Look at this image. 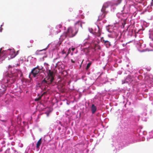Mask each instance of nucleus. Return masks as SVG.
Instances as JSON below:
<instances>
[{"instance_id": "1", "label": "nucleus", "mask_w": 153, "mask_h": 153, "mask_svg": "<svg viewBox=\"0 0 153 153\" xmlns=\"http://www.w3.org/2000/svg\"><path fill=\"white\" fill-rule=\"evenodd\" d=\"M78 32V30L71 27H69L68 28L67 31L64 33L61 36V39H62L63 40L67 37H73L77 34Z\"/></svg>"}, {"instance_id": "2", "label": "nucleus", "mask_w": 153, "mask_h": 153, "mask_svg": "<svg viewBox=\"0 0 153 153\" xmlns=\"http://www.w3.org/2000/svg\"><path fill=\"white\" fill-rule=\"evenodd\" d=\"M48 76L45 79H44L42 82V84L43 85H46L51 84L54 80V72L49 70L48 72Z\"/></svg>"}, {"instance_id": "3", "label": "nucleus", "mask_w": 153, "mask_h": 153, "mask_svg": "<svg viewBox=\"0 0 153 153\" xmlns=\"http://www.w3.org/2000/svg\"><path fill=\"white\" fill-rule=\"evenodd\" d=\"M16 78V75H10L7 79V82L8 84H12L15 82Z\"/></svg>"}, {"instance_id": "4", "label": "nucleus", "mask_w": 153, "mask_h": 153, "mask_svg": "<svg viewBox=\"0 0 153 153\" xmlns=\"http://www.w3.org/2000/svg\"><path fill=\"white\" fill-rule=\"evenodd\" d=\"M39 68V66L33 68L31 71L30 74L32 75L34 77H36L38 75L39 72V70L37 69Z\"/></svg>"}, {"instance_id": "5", "label": "nucleus", "mask_w": 153, "mask_h": 153, "mask_svg": "<svg viewBox=\"0 0 153 153\" xmlns=\"http://www.w3.org/2000/svg\"><path fill=\"white\" fill-rule=\"evenodd\" d=\"M92 33L95 34L97 37H100L101 35V32L100 30L99 27L98 26H97L95 27Z\"/></svg>"}, {"instance_id": "6", "label": "nucleus", "mask_w": 153, "mask_h": 153, "mask_svg": "<svg viewBox=\"0 0 153 153\" xmlns=\"http://www.w3.org/2000/svg\"><path fill=\"white\" fill-rule=\"evenodd\" d=\"M101 41L107 48L109 47L111 45L110 42L108 40L104 39L103 37L101 38Z\"/></svg>"}, {"instance_id": "7", "label": "nucleus", "mask_w": 153, "mask_h": 153, "mask_svg": "<svg viewBox=\"0 0 153 153\" xmlns=\"http://www.w3.org/2000/svg\"><path fill=\"white\" fill-rule=\"evenodd\" d=\"M1 48L0 49V63H1L4 58L5 53L3 52H1Z\"/></svg>"}, {"instance_id": "8", "label": "nucleus", "mask_w": 153, "mask_h": 153, "mask_svg": "<svg viewBox=\"0 0 153 153\" xmlns=\"http://www.w3.org/2000/svg\"><path fill=\"white\" fill-rule=\"evenodd\" d=\"M10 55L11 58H13L15 57L17 55V53H16L15 51L13 50H12L10 51Z\"/></svg>"}, {"instance_id": "9", "label": "nucleus", "mask_w": 153, "mask_h": 153, "mask_svg": "<svg viewBox=\"0 0 153 153\" xmlns=\"http://www.w3.org/2000/svg\"><path fill=\"white\" fill-rule=\"evenodd\" d=\"M91 109L93 114H94L95 113L97 109L96 107L94 104H92L91 107Z\"/></svg>"}, {"instance_id": "10", "label": "nucleus", "mask_w": 153, "mask_h": 153, "mask_svg": "<svg viewBox=\"0 0 153 153\" xmlns=\"http://www.w3.org/2000/svg\"><path fill=\"white\" fill-rule=\"evenodd\" d=\"M42 143V138H40L37 142L36 145V147L37 148H39Z\"/></svg>"}, {"instance_id": "11", "label": "nucleus", "mask_w": 153, "mask_h": 153, "mask_svg": "<svg viewBox=\"0 0 153 153\" xmlns=\"http://www.w3.org/2000/svg\"><path fill=\"white\" fill-rule=\"evenodd\" d=\"M108 6V3H105L102 6V10H105L106 8H107Z\"/></svg>"}, {"instance_id": "12", "label": "nucleus", "mask_w": 153, "mask_h": 153, "mask_svg": "<svg viewBox=\"0 0 153 153\" xmlns=\"http://www.w3.org/2000/svg\"><path fill=\"white\" fill-rule=\"evenodd\" d=\"M45 94V92H44L42 95L41 96H39V97L38 98H36V99H35V101H39V100H40L41 98H42V95H43L44 94Z\"/></svg>"}, {"instance_id": "13", "label": "nucleus", "mask_w": 153, "mask_h": 153, "mask_svg": "<svg viewBox=\"0 0 153 153\" xmlns=\"http://www.w3.org/2000/svg\"><path fill=\"white\" fill-rule=\"evenodd\" d=\"M0 86L1 87V88L0 87V90H4L6 89V87L5 85H1Z\"/></svg>"}, {"instance_id": "14", "label": "nucleus", "mask_w": 153, "mask_h": 153, "mask_svg": "<svg viewBox=\"0 0 153 153\" xmlns=\"http://www.w3.org/2000/svg\"><path fill=\"white\" fill-rule=\"evenodd\" d=\"M91 64H92L91 62H89V63H88L87 64L86 68V70H87L89 68L90 66L91 65Z\"/></svg>"}, {"instance_id": "15", "label": "nucleus", "mask_w": 153, "mask_h": 153, "mask_svg": "<svg viewBox=\"0 0 153 153\" xmlns=\"http://www.w3.org/2000/svg\"><path fill=\"white\" fill-rule=\"evenodd\" d=\"M105 10H101V12H102V16L103 17H104L105 16V14L106 13Z\"/></svg>"}, {"instance_id": "16", "label": "nucleus", "mask_w": 153, "mask_h": 153, "mask_svg": "<svg viewBox=\"0 0 153 153\" xmlns=\"http://www.w3.org/2000/svg\"><path fill=\"white\" fill-rule=\"evenodd\" d=\"M123 10H122L121 11V13H120L123 15V16H126V15L127 14V13H124L123 12Z\"/></svg>"}, {"instance_id": "17", "label": "nucleus", "mask_w": 153, "mask_h": 153, "mask_svg": "<svg viewBox=\"0 0 153 153\" xmlns=\"http://www.w3.org/2000/svg\"><path fill=\"white\" fill-rule=\"evenodd\" d=\"M37 69H39V72H40V71L41 70H42V71H44V69L42 67H40L39 66V68H37Z\"/></svg>"}, {"instance_id": "18", "label": "nucleus", "mask_w": 153, "mask_h": 153, "mask_svg": "<svg viewBox=\"0 0 153 153\" xmlns=\"http://www.w3.org/2000/svg\"><path fill=\"white\" fill-rule=\"evenodd\" d=\"M126 19H124L123 22H122V25H123V27H124V25L126 24Z\"/></svg>"}, {"instance_id": "19", "label": "nucleus", "mask_w": 153, "mask_h": 153, "mask_svg": "<svg viewBox=\"0 0 153 153\" xmlns=\"http://www.w3.org/2000/svg\"><path fill=\"white\" fill-rule=\"evenodd\" d=\"M43 50H45V49H43V50H37L36 51V54H38V53L39 52H40V51H41Z\"/></svg>"}, {"instance_id": "20", "label": "nucleus", "mask_w": 153, "mask_h": 153, "mask_svg": "<svg viewBox=\"0 0 153 153\" xmlns=\"http://www.w3.org/2000/svg\"><path fill=\"white\" fill-rule=\"evenodd\" d=\"M57 28H61L62 27V25L61 24H59L56 26Z\"/></svg>"}, {"instance_id": "21", "label": "nucleus", "mask_w": 153, "mask_h": 153, "mask_svg": "<svg viewBox=\"0 0 153 153\" xmlns=\"http://www.w3.org/2000/svg\"><path fill=\"white\" fill-rule=\"evenodd\" d=\"M122 0H118V3L116 4V5H117L118 4H120L121 1Z\"/></svg>"}, {"instance_id": "22", "label": "nucleus", "mask_w": 153, "mask_h": 153, "mask_svg": "<svg viewBox=\"0 0 153 153\" xmlns=\"http://www.w3.org/2000/svg\"><path fill=\"white\" fill-rule=\"evenodd\" d=\"M89 31L91 33H92V32H93L94 31L92 29H89Z\"/></svg>"}, {"instance_id": "23", "label": "nucleus", "mask_w": 153, "mask_h": 153, "mask_svg": "<svg viewBox=\"0 0 153 153\" xmlns=\"http://www.w3.org/2000/svg\"><path fill=\"white\" fill-rule=\"evenodd\" d=\"M62 54H64L66 53V52H65V50H63L62 51Z\"/></svg>"}, {"instance_id": "24", "label": "nucleus", "mask_w": 153, "mask_h": 153, "mask_svg": "<svg viewBox=\"0 0 153 153\" xmlns=\"http://www.w3.org/2000/svg\"><path fill=\"white\" fill-rule=\"evenodd\" d=\"M71 61L73 63H74L75 62V61H74L72 59L71 60Z\"/></svg>"}, {"instance_id": "25", "label": "nucleus", "mask_w": 153, "mask_h": 153, "mask_svg": "<svg viewBox=\"0 0 153 153\" xmlns=\"http://www.w3.org/2000/svg\"><path fill=\"white\" fill-rule=\"evenodd\" d=\"M2 28L0 27V32H1L2 31Z\"/></svg>"}, {"instance_id": "26", "label": "nucleus", "mask_w": 153, "mask_h": 153, "mask_svg": "<svg viewBox=\"0 0 153 153\" xmlns=\"http://www.w3.org/2000/svg\"><path fill=\"white\" fill-rule=\"evenodd\" d=\"M75 48H72V50L73 51H74V50H75Z\"/></svg>"}, {"instance_id": "27", "label": "nucleus", "mask_w": 153, "mask_h": 153, "mask_svg": "<svg viewBox=\"0 0 153 153\" xmlns=\"http://www.w3.org/2000/svg\"><path fill=\"white\" fill-rule=\"evenodd\" d=\"M152 5L153 6V0H152Z\"/></svg>"}, {"instance_id": "28", "label": "nucleus", "mask_w": 153, "mask_h": 153, "mask_svg": "<svg viewBox=\"0 0 153 153\" xmlns=\"http://www.w3.org/2000/svg\"><path fill=\"white\" fill-rule=\"evenodd\" d=\"M18 52H19V51H17V53H17V54H18Z\"/></svg>"}, {"instance_id": "29", "label": "nucleus", "mask_w": 153, "mask_h": 153, "mask_svg": "<svg viewBox=\"0 0 153 153\" xmlns=\"http://www.w3.org/2000/svg\"><path fill=\"white\" fill-rule=\"evenodd\" d=\"M11 68V66H9V68Z\"/></svg>"}, {"instance_id": "30", "label": "nucleus", "mask_w": 153, "mask_h": 153, "mask_svg": "<svg viewBox=\"0 0 153 153\" xmlns=\"http://www.w3.org/2000/svg\"><path fill=\"white\" fill-rule=\"evenodd\" d=\"M124 45H125L124 44H123V46H124Z\"/></svg>"}, {"instance_id": "31", "label": "nucleus", "mask_w": 153, "mask_h": 153, "mask_svg": "<svg viewBox=\"0 0 153 153\" xmlns=\"http://www.w3.org/2000/svg\"><path fill=\"white\" fill-rule=\"evenodd\" d=\"M2 25H1V27H2Z\"/></svg>"}]
</instances>
